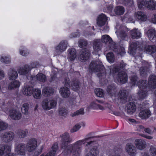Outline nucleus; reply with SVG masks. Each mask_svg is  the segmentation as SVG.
<instances>
[{
	"mask_svg": "<svg viewBox=\"0 0 156 156\" xmlns=\"http://www.w3.org/2000/svg\"><path fill=\"white\" fill-rule=\"evenodd\" d=\"M61 148L63 149L62 153L66 155H70L71 153L73 156H80L81 152V147L83 144L87 146L93 145L94 142L89 141L88 139L85 138L80 140L77 141L67 146L68 143L73 141L72 139L70 137L69 133L67 132L64 133L60 136Z\"/></svg>",
	"mask_w": 156,
	"mask_h": 156,
	"instance_id": "f257e3e1",
	"label": "nucleus"
},
{
	"mask_svg": "<svg viewBox=\"0 0 156 156\" xmlns=\"http://www.w3.org/2000/svg\"><path fill=\"white\" fill-rule=\"evenodd\" d=\"M89 71L90 73H95L100 77L105 76V71L102 63L99 61H93L90 63L89 67Z\"/></svg>",
	"mask_w": 156,
	"mask_h": 156,
	"instance_id": "f03ea898",
	"label": "nucleus"
},
{
	"mask_svg": "<svg viewBox=\"0 0 156 156\" xmlns=\"http://www.w3.org/2000/svg\"><path fill=\"white\" fill-rule=\"evenodd\" d=\"M111 73L114 75L113 77L115 82L125 83L127 80L126 74L124 72H119L115 66L112 65L111 66Z\"/></svg>",
	"mask_w": 156,
	"mask_h": 156,
	"instance_id": "7ed1b4c3",
	"label": "nucleus"
},
{
	"mask_svg": "<svg viewBox=\"0 0 156 156\" xmlns=\"http://www.w3.org/2000/svg\"><path fill=\"white\" fill-rule=\"evenodd\" d=\"M57 102L55 100L50 98L45 99L41 103L42 108L46 110H49L54 108Z\"/></svg>",
	"mask_w": 156,
	"mask_h": 156,
	"instance_id": "20e7f679",
	"label": "nucleus"
},
{
	"mask_svg": "<svg viewBox=\"0 0 156 156\" xmlns=\"http://www.w3.org/2000/svg\"><path fill=\"white\" fill-rule=\"evenodd\" d=\"M38 65V63L35 62L32 63L29 66L27 65L24 67H20L18 69L17 71L19 73L20 75H27L29 74V70L31 68L36 67Z\"/></svg>",
	"mask_w": 156,
	"mask_h": 156,
	"instance_id": "39448f33",
	"label": "nucleus"
},
{
	"mask_svg": "<svg viewBox=\"0 0 156 156\" xmlns=\"http://www.w3.org/2000/svg\"><path fill=\"white\" fill-rule=\"evenodd\" d=\"M69 79H66L64 85V87L61 88L59 90L60 93L62 96L65 98H68L70 94V90L68 88L69 86Z\"/></svg>",
	"mask_w": 156,
	"mask_h": 156,
	"instance_id": "423d86ee",
	"label": "nucleus"
},
{
	"mask_svg": "<svg viewBox=\"0 0 156 156\" xmlns=\"http://www.w3.org/2000/svg\"><path fill=\"white\" fill-rule=\"evenodd\" d=\"M125 150V152L130 156H134L136 154V148L132 143H128L126 145Z\"/></svg>",
	"mask_w": 156,
	"mask_h": 156,
	"instance_id": "0eeeda50",
	"label": "nucleus"
},
{
	"mask_svg": "<svg viewBox=\"0 0 156 156\" xmlns=\"http://www.w3.org/2000/svg\"><path fill=\"white\" fill-rule=\"evenodd\" d=\"M134 144L136 149L140 150H143L147 147V145L145 140L140 139H137L135 140Z\"/></svg>",
	"mask_w": 156,
	"mask_h": 156,
	"instance_id": "6e6552de",
	"label": "nucleus"
},
{
	"mask_svg": "<svg viewBox=\"0 0 156 156\" xmlns=\"http://www.w3.org/2000/svg\"><path fill=\"white\" fill-rule=\"evenodd\" d=\"M68 43L66 41H62L60 42L59 44L56 46L55 48V54H60V53L65 51L67 48Z\"/></svg>",
	"mask_w": 156,
	"mask_h": 156,
	"instance_id": "1a4fd4ad",
	"label": "nucleus"
},
{
	"mask_svg": "<svg viewBox=\"0 0 156 156\" xmlns=\"http://www.w3.org/2000/svg\"><path fill=\"white\" fill-rule=\"evenodd\" d=\"M26 151V146L24 144H19L16 145L15 152L16 154L24 155L25 154Z\"/></svg>",
	"mask_w": 156,
	"mask_h": 156,
	"instance_id": "9d476101",
	"label": "nucleus"
},
{
	"mask_svg": "<svg viewBox=\"0 0 156 156\" xmlns=\"http://www.w3.org/2000/svg\"><path fill=\"white\" fill-rule=\"evenodd\" d=\"M90 55L89 51L86 49H83L80 52L79 59L82 62H85L88 59Z\"/></svg>",
	"mask_w": 156,
	"mask_h": 156,
	"instance_id": "9b49d317",
	"label": "nucleus"
},
{
	"mask_svg": "<svg viewBox=\"0 0 156 156\" xmlns=\"http://www.w3.org/2000/svg\"><path fill=\"white\" fill-rule=\"evenodd\" d=\"M11 147L7 145H5L2 148V150H0V156H1L3 154L5 156H14V154L10 152Z\"/></svg>",
	"mask_w": 156,
	"mask_h": 156,
	"instance_id": "f8f14e48",
	"label": "nucleus"
},
{
	"mask_svg": "<svg viewBox=\"0 0 156 156\" xmlns=\"http://www.w3.org/2000/svg\"><path fill=\"white\" fill-rule=\"evenodd\" d=\"M9 115L12 119L15 120H18L21 117V113L19 111L17 110H10L9 111Z\"/></svg>",
	"mask_w": 156,
	"mask_h": 156,
	"instance_id": "ddd939ff",
	"label": "nucleus"
},
{
	"mask_svg": "<svg viewBox=\"0 0 156 156\" xmlns=\"http://www.w3.org/2000/svg\"><path fill=\"white\" fill-rule=\"evenodd\" d=\"M37 141L36 139H33L29 141L26 145L27 150L29 152L34 151L36 148Z\"/></svg>",
	"mask_w": 156,
	"mask_h": 156,
	"instance_id": "4468645a",
	"label": "nucleus"
},
{
	"mask_svg": "<svg viewBox=\"0 0 156 156\" xmlns=\"http://www.w3.org/2000/svg\"><path fill=\"white\" fill-rule=\"evenodd\" d=\"M99 154L97 144L92 148L89 152H86L85 156H97Z\"/></svg>",
	"mask_w": 156,
	"mask_h": 156,
	"instance_id": "2eb2a0df",
	"label": "nucleus"
},
{
	"mask_svg": "<svg viewBox=\"0 0 156 156\" xmlns=\"http://www.w3.org/2000/svg\"><path fill=\"white\" fill-rule=\"evenodd\" d=\"M136 106L133 103H130L128 104L126 110L128 113L129 115L133 114L136 111Z\"/></svg>",
	"mask_w": 156,
	"mask_h": 156,
	"instance_id": "dca6fc26",
	"label": "nucleus"
},
{
	"mask_svg": "<svg viewBox=\"0 0 156 156\" xmlns=\"http://www.w3.org/2000/svg\"><path fill=\"white\" fill-rule=\"evenodd\" d=\"M148 85L152 88H156V76H155L152 75L149 77Z\"/></svg>",
	"mask_w": 156,
	"mask_h": 156,
	"instance_id": "f3484780",
	"label": "nucleus"
},
{
	"mask_svg": "<svg viewBox=\"0 0 156 156\" xmlns=\"http://www.w3.org/2000/svg\"><path fill=\"white\" fill-rule=\"evenodd\" d=\"M14 134L12 132L5 133L2 136V139L6 142H9L12 140L14 138Z\"/></svg>",
	"mask_w": 156,
	"mask_h": 156,
	"instance_id": "a211bd4d",
	"label": "nucleus"
},
{
	"mask_svg": "<svg viewBox=\"0 0 156 156\" xmlns=\"http://www.w3.org/2000/svg\"><path fill=\"white\" fill-rule=\"evenodd\" d=\"M106 20V16L104 14H101L98 17L97 24L99 26H102L105 24Z\"/></svg>",
	"mask_w": 156,
	"mask_h": 156,
	"instance_id": "6ab92c4d",
	"label": "nucleus"
},
{
	"mask_svg": "<svg viewBox=\"0 0 156 156\" xmlns=\"http://www.w3.org/2000/svg\"><path fill=\"white\" fill-rule=\"evenodd\" d=\"M33 89L32 87L26 86L23 89V93L26 96H30L32 94Z\"/></svg>",
	"mask_w": 156,
	"mask_h": 156,
	"instance_id": "aec40b11",
	"label": "nucleus"
},
{
	"mask_svg": "<svg viewBox=\"0 0 156 156\" xmlns=\"http://www.w3.org/2000/svg\"><path fill=\"white\" fill-rule=\"evenodd\" d=\"M145 33L150 41L153 40L155 37V31L153 29H149L145 32Z\"/></svg>",
	"mask_w": 156,
	"mask_h": 156,
	"instance_id": "412c9836",
	"label": "nucleus"
},
{
	"mask_svg": "<svg viewBox=\"0 0 156 156\" xmlns=\"http://www.w3.org/2000/svg\"><path fill=\"white\" fill-rule=\"evenodd\" d=\"M18 73L13 69H10L8 72V77L10 80H12L16 79L18 77Z\"/></svg>",
	"mask_w": 156,
	"mask_h": 156,
	"instance_id": "4be33fe9",
	"label": "nucleus"
},
{
	"mask_svg": "<svg viewBox=\"0 0 156 156\" xmlns=\"http://www.w3.org/2000/svg\"><path fill=\"white\" fill-rule=\"evenodd\" d=\"M101 43L99 40H96L94 41L93 44L94 52L95 54L101 50Z\"/></svg>",
	"mask_w": 156,
	"mask_h": 156,
	"instance_id": "5701e85b",
	"label": "nucleus"
},
{
	"mask_svg": "<svg viewBox=\"0 0 156 156\" xmlns=\"http://www.w3.org/2000/svg\"><path fill=\"white\" fill-rule=\"evenodd\" d=\"M68 57L70 61L74 60L76 57V51L74 49H69Z\"/></svg>",
	"mask_w": 156,
	"mask_h": 156,
	"instance_id": "b1692460",
	"label": "nucleus"
},
{
	"mask_svg": "<svg viewBox=\"0 0 156 156\" xmlns=\"http://www.w3.org/2000/svg\"><path fill=\"white\" fill-rule=\"evenodd\" d=\"M32 94L34 98L35 99H40L42 96L41 90L37 88L33 89Z\"/></svg>",
	"mask_w": 156,
	"mask_h": 156,
	"instance_id": "393cba45",
	"label": "nucleus"
},
{
	"mask_svg": "<svg viewBox=\"0 0 156 156\" xmlns=\"http://www.w3.org/2000/svg\"><path fill=\"white\" fill-rule=\"evenodd\" d=\"M20 85V83L17 80L12 82L9 84L8 88L9 90H12L14 88L19 87Z\"/></svg>",
	"mask_w": 156,
	"mask_h": 156,
	"instance_id": "a878e982",
	"label": "nucleus"
},
{
	"mask_svg": "<svg viewBox=\"0 0 156 156\" xmlns=\"http://www.w3.org/2000/svg\"><path fill=\"white\" fill-rule=\"evenodd\" d=\"M151 113L149 110L146 109L141 111L139 114V116L142 119H145L149 117Z\"/></svg>",
	"mask_w": 156,
	"mask_h": 156,
	"instance_id": "bb28decb",
	"label": "nucleus"
},
{
	"mask_svg": "<svg viewBox=\"0 0 156 156\" xmlns=\"http://www.w3.org/2000/svg\"><path fill=\"white\" fill-rule=\"evenodd\" d=\"M131 34L133 38H138L141 37V35L140 30L136 29H134L131 32Z\"/></svg>",
	"mask_w": 156,
	"mask_h": 156,
	"instance_id": "cd10ccee",
	"label": "nucleus"
},
{
	"mask_svg": "<svg viewBox=\"0 0 156 156\" xmlns=\"http://www.w3.org/2000/svg\"><path fill=\"white\" fill-rule=\"evenodd\" d=\"M145 6L151 10L156 9V2L154 1L150 0L145 4Z\"/></svg>",
	"mask_w": 156,
	"mask_h": 156,
	"instance_id": "c85d7f7f",
	"label": "nucleus"
},
{
	"mask_svg": "<svg viewBox=\"0 0 156 156\" xmlns=\"http://www.w3.org/2000/svg\"><path fill=\"white\" fill-rule=\"evenodd\" d=\"M34 80L36 79L38 81L42 82H44L46 79V76L42 73H38L36 76L33 77Z\"/></svg>",
	"mask_w": 156,
	"mask_h": 156,
	"instance_id": "c756f323",
	"label": "nucleus"
},
{
	"mask_svg": "<svg viewBox=\"0 0 156 156\" xmlns=\"http://www.w3.org/2000/svg\"><path fill=\"white\" fill-rule=\"evenodd\" d=\"M53 92V90L51 87H45L42 90L43 94L46 96H48L52 95Z\"/></svg>",
	"mask_w": 156,
	"mask_h": 156,
	"instance_id": "7c9ffc66",
	"label": "nucleus"
},
{
	"mask_svg": "<svg viewBox=\"0 0 156 156\" xmlns=\"http://www.w3.org/2000/svg\"><path fill=\"white\" fill-rule=\"evenodd\" d=\"M28 133V130L27 129H19L17 131V134L20 138H23L25 137Z\"/></svg>",
	"mask_w": 156,
	"mask_h": 156,
	"instance_id": "2f4dec72",
	"label": "nucleus"
},
{
	"mask_svg": "<svg viewBox=\"0 0 156 156\" xmlns=\"http://www.w3.org/2000/svg\"><path fill=\"white\" fill-rule=\"evenodd\" d=\"M101 41L102 42H105L106 44L111 43L112 40L111 38L108 35H104L102 36Z\"/></svg>",
	"mask_w": 156,
	"mask_h": 156,
	"instance_id": "473e14b6",
	"label": "nucleus"
},
{
	"mask_svg": "<svg viewBox=\"0 0 156 156\" xmlns=\"http://www.w3.org/2000/svg\"><path fill=\"white\" fill-rule=\"evenodd\" d=\"M0 61L5 64H8L10 63L11 60L9 56L5 55L1 56L0 57Z\"/></svg>",
	"mask_w": 156,
	"mask_h": 156,
	"instance_id": "72a5a7b5",
	"label": "nucleus"
},
{
	"mask_svg": "<svg viewBox=\"0 0 156 156\" xmlns=\"http://www.w3.org/2000/svg\"><path fill=\"white\" fill-rule=\"evenodd\" d=\"M115 12L117 15H122L124 13L125 9L122 6H118L115 8Z\"/></svg>",
	"mask_w": 156,
	"mask_h": 156,
	"instance_id": "f704fd0d",
	"label": "nucleus"
},
{
	"mask_svg": "<svg viewBox=\"0 0 156 156\" xmlns=\"http://www.w3.org/2000/svg\"><path fill=\"white\" fill-rule=\"evenodd\" d=\"M137 45L136 43L131 44L129 46L128 52L131 54L133 55L135 52Z\"/></svg>",
	"mask_w": 156,
	"mask_h": 156,
	"instance_id": "c9c22d12",
	"label": "nucleus"
},
{
	"mask_svg": "<svg viewBox=\"0 0 156 156\" xmlns=\"http://www.w3.org/2000/svg\"><path fill=\"white\" fill-rule=\"evenodd\" d=\"M136 16L138 19L143 21H146L147 19L146 16L144 13L141 12H137Z\"/></svg>",
	"mask_w": 156,
	"mask_h": 156,
	"instance_id": "e433bc0d",
	"label": "nucleus"
},
{
	"mask_svg": "<svg viewBox=\"0 0 156 156\" xmlns=\"http://www.w3.org/2000/svg\"><path fill=\"white\" fill-rule=\"evenodd\" d=\"M29 105L27 103H24L22 105L21 107V110L22 113L24 114H27L28 113Z\"/></svg>",
	"mask_w": 156,
	"mask_h": 156,
	"instance_id": "4c0bfd02",
	"label": "nucleus"
},
{
	"mask_svg": "<svg viewBox=\"0 0 156 156\" xmlns=\"http://www.w3.org/2000/svg\"><path fill=\"white\" fill-rule=\"evenodd\" d=\"M95 94L98 97H103L104 95V93L103 90L100 88H96L94 90Z\"/></svg>",
	"mask_w": 156,
	"mask_h": 156,
	"instance_id": "58836bf2",
	"label": "nucleus"
},
{
	"mask_svg": "<svg viewBox=\"0 0 156 156\" xmlns=\"http://www.w3.org/2000/svg\"><path fill=\"white\" fill-rule=\"evenodd\" d=\"M146 50L148 52L152 54L155 52L156 51V46H148L146 47Z\"/></svg>",
	"mask_w": 156,
	"mask_h": 156,
	"instance_id": "ea45409f",
	"label": "nucleus"
},
{
	"mask_svg": "<svg viewBox=\"0 0 156 156\" xmlns=\"http://www.w3.org/2000/svg\"><path fill=\"white\" fill-rule=\"evenodd\" d=\"M149 152L152 156H156V146L155 145L150 146Z\"/></svg>",
	"mask_w": 156,
	"mask_h": 156,
	"instance_id": "a19ab883",
	"label": "nucleus"
},
{
	"mask_svg": "<svg viewBox=\"0 0 156 156\" xmlns=\"http://www.w3.org/2000/svg\"><path fill=\"white\" fill-rule=\"evenodd\" d=\"M107 59L109 63H112L114 60V57L113 54L111 52L108 53L106 56Z\"/></svg>",
	"mask_w": 156,
	"mask_h": 156,
	"instance_id": "79ce46f5",
	"label": "nucleus"
},
{
	"mask_svg": "<svg viewBox=\"0 0 156 156\" xmlns=\"http://www.w3.org/2000/svg\"><path fill=\"white\" fill-rule=\"evenodd\" d=\"M138 96L140 100L142 99L147 96V92L141 89L138 93Z\"/></svg>",
	"mask_w": 156,
	"mask_h": 156,
	"instance_id": "37998d69",
	"label": "nucleus"
},
{
	"mask_svg": "<svg viewBox=\"0 0 156 156\" xmlns=\"http://www.w3.org/2000/svg\"><path fill=\"white\" fill-rule=\"evenodd\" d=\"M58 144L57 143H55L54 144L52 147V150L50 152V153H51V154H54V156L55 155L56 152L58 148Z\"/></svg>",
	"mask_w": 156,
	"mask_h": 156,
	"instance_id": "c03bdc74",
	"label": "nucleus"
},
{
	"mask_svg": "<svg viewBox=\"0 0 156 156\" xmlns=\"http://www.w3.org/2000/svg\"><path fill=\"white\" fill-rule=\"evenodd\" d=\"M115 33L116 34L118 38H120L122 39H123L126 36V34L125 33L124 31H122L120 33L117 31L115 32Z\"/></svg>",
	"mask_w": 156,
	"mask_h": 156,
	"instance_id": "a18cd8bd",
	"label": "nucleus"
},
{
	"mask_svg": "<svg viewBox=\"0 0 156 156\" xmlns=\"http://www.w3.org/2000/svg\"><path fill=\"white\" fill-rule=\"evenodd\" d=\"M8 126V125L3 121L0 122V131L6 129Z\"/></svg>",
	"mask_w": 156,
	"mask_h": 156,
	"instance_id": "49530a36",
	"label": "nucleus"
},
{
	"mask_svg": "<svg viewBox=\"0 0 156 156\" xmlns=\"http://www.w3.org/2000/svg\"><path fill=\"white\" fill-rule=\"evenodd\" d=\"M87 44V41L81 39L78 41V45L81 48L86 46Z\"/></svg>",
	"mask_w": 156,
	"mask_h": 156,
	"instance_id": "de8ad7c7",
	"label": "nucleus"
},
{
	"mask_svg": "<svg viewBox=\"0 0 156 156\" xmlns=\"http://www.w3.org/2000/svg\"><path fill=\"white\" fill-rule=\"evenodd\" d=\"M67 110L63 108H59L58 110L59 114L62 115L64 116L67 114Z\"/></svg>",
	"mask_w": 156,
	"mask_h": 156,
	"instance_id": "09e8293b",
	"label": "nucleus"
},
{
	"mask_svg": "<svg viewBox=\"0 0 156 156\" xmlns=\"http://www.w3.org/2000/svg\"><path fill=\"white\" fill-rule=\"evenodd\" d=\"M20 53L23 56H26L29 54V52L28 50L23 48L20 49Z\"/></svg>",
	"mask_w": 156,
	"mask_h": 156,
	"instance_id": "8fccbe9b",
	"label": "nucleus"
},
{
	"mask_svg": "<svg viewBox=\"0 0 156 156\" xmlns=\"http://www.w3.org/2000/svg\"><path fill=\"white\" fill-rule=\"evenodd\" d=\"M147 84H146V81L145 80H144L141 82H140L138 84V86L140 88L143 89H145V87L146 86Z\"/></svg>",
	"mask_w": 156,
	"mask_h": 156,
	"instance_id": "3c124183",
	"label": "nucleus"
},
{
	"mask_svg": "<svg viewBox=\"0 0 156 156\" xmlns=\"http://www.w3.org/2000/svg\"><path fill=\"white\" fill-rule=\"evenodd\" d=\"M72 89L74 90H77L79 87V83L77 81L73 82L72 84Z\"/></svg>",
	"mask_w": 156,
	"mask_h": 156,
	"instance_id": "603ef678",
	"label": "nucleus"
},
{
	"mask_svg": "<svg viewBox=\"0 0 156 156\" xmlns=\"http://www.w3.org/2000/svg\"><path fill=\"white\" fill-rule=\"evenodd\" d=\"M84 113V110L83 108H81L80 110L76 111L74 112L72 116H75L76 115L83 114Z\"/></svg>",
	"mask_w": 156,
	"mask_h": 156,
	"instance_id": "864d4df0",
	"label": "nucleus"
},
{
	"mask_svg": "<svg viewBox=\"0 0 156 156\" xmlns=\"http://www.w3.org/2000/svg\"><path fill=\"white\" fill-rule=\"evenodd\" d=\"M81 127V126L79 124H77L73 127L71 129V132L72 133L74 132L78 131Z\"/></svg>",
	"mask_w": 156,
	"mask_h": 156,
	"instance_id": "5fc2aeb1",
	"label": "nucleus"
},
{
	"mask_svg": "<svg viewBox=\"0 0 156 156\" xmlns=\"http://www.w3.org/2000/svg\"><path fill=\"white\" fill-rule=\"evenodd\" d=\"M98 105L94 102H91L89 106V108H93L94 109H97Z\"/></svg>",
	"mask_w": 156,
	"mask_h": 156,
	"instance_id": "6e6d98bb",
	"label": "nucleus"
},
{
	"mask_svg": "<svg viewBox=\"0 0 156 156\" xmlns=\"http://www.w3.org/2000/svg\"><path fill=\"white\" fill-rule=\"evenodd\" d=\"M126 120L130 124H133L134 123H136V122L135 120L133 119H126Z\"/></svg>",
	"mask_w": 156,
	"mask_h": 156,
	"instance_id": "4d7b16f0",
	"label": "nucleus"
},
{
	"mask_svg": "<svg viewBox=\"0 0 156 156\" xmlns=\"http://www.w3.org/2000/svg\"><path fill=\"white\" fill-rule=\"evenodd\" d=\"M140 74L141 75L143 74L144 73H147V68L146 67L144 68H141L140 69Z\"/></svg>",
	"mask_w": 156,
	"mask_h": 156,
	"instance_id": "13d9d810",
	"label": "nucleus"
},
{
	"mask_svg": "<svg viewBox=\"0 0 156 156\" xmlns=\"http://www.w3.org/2000/svg\"><path fill=\"white\" fill-rule=\"evenodd\" d=\"M137 79V78L136 76H134L131 78V80L134 85H135L136 84Z\"/></svg>",
	"mask_w": 156,
	"mask_h": 156,
	"instance_id": "bf43d9fd",
	"label": "nucleus"
},
{
	"mask_svg": "<svg viewBox=\"0 0 156 156\" xmlns=\"http://www.w3.org/2000/svg\"><path fill=\"white\" fill-rule=\"evenodd\" d=\"M145 129L144 127L142 126L139 125L137 128V130L140 132H144Z\"/></svg>",
	"mask_w": 156,
	"mask_h": 156,
	"instance_id": "052dcab7",
	"label": "nucleus"
},
{
	"mask_svg": "<svg viewBox=\"0 0 156 156\" xmlns=\"http://www.w3.org/2000/svg\"><path fill=\"white\" fill-rule=\"evenodd\" d=\"M105 107L108 108V109L109 110V112H111L112 107L111 105L107 104L105 105Z\"/></svg>",
	"mask_w": 156,
	"mask_h": 156,
	"instance_id": "680f3d73",
	"label": "nucleus"
},
{
	"mask_svg": "<svg viewBox=\"0 0 156 156\" xmlns=\"http://www.w3.org/2000/svg\"><path fill=\"white\" fill-rule=\"evenodd\" d=\"M144 131L150 134H151L153 133V132L149 128L145 129Z\"/></svg>",
	"mask_w": 156,
	"mask_h": 156,
	"instance_id": "e2e57ef3",
	"label": "nucleus"
},
{
	"mask_svg": "<svg viewBox=\"0 0 156 156\" xmlns=\"http://www.w3.org/2000/svg\"><path fill=\"white\" fill-rule=\"evenodd\" d=\"M4 73L2 70H0V80L4 77Z\"/></svg>",
	"mask_w": 156,
	"mask_h": 156,
	"instance_id": "0e129e2a",
	"label": "nucleus"
},
{
	"mask_svg": "<svg viewBox=\"0 0 156 156\" xmlns=\"http://www.w3.org/2000/svg\"><path fill=\"white\" fill-rule=\"evenodd\" d=\"M40 156H54V154H51V153L49 152L47 154H42Z\"/></svg>",
	"mask_w": 156,
	"mask_h": 156,
	"instance_id": "69168bd1",
	"label": "nucleus"
},
{
	"mask_svg": "<svg viewBox=\"0 0 156 156\" xmlns=\"http://www.w3.org/2000/svg\"><path fill=\"white\" fill-rule=\"evenodd\" d=\"M114 151H113L111 150L110 151V153H109V156H120L119 155H114L113 154Z\"/></svg>",
	"mask_w": 156,
	"mask_h": 156,
	"instance_id": "338daca9",
	"label": "nucleus"
},
{
	"mask_svg": "<svg viewBox=\"0 0 156 156\" xmlns=\"http://www.w3.org/2000/svg\"><path fill=\"white\" fill-rule=\"evenodd\" d=\"M152 21L154 23L156 24V15H154V17L152 18Z\"/></svg>",
	"mask_w": 156,
	"mask_h": 156,
	"instance_id": "774afa93",
	"label": "nucleus"
}]
</instances>
